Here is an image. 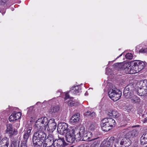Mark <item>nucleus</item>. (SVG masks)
<instances>
[{"label":"nucleus","instance_id":"nucleus-1","mask_svg":"<svg viewBox=\"0 0 147 147\" xmlns=\"http://www.w3.org/2000/svg\"><path fill=\"white\" fill-rule=\"evenodd\" d=\"M67 124L65 123L59 124L57 130L61 135H65L66 141L70 143H73L76 139H78L76 136L78 131L74 127L68 128Z\"/></svg>","mask_w":147,"mask_h":147},{"label":"nucleus","instance_id":"nucleus-2","mask_svg":"<svg viewBox=\"0 0 147 147\" xmlns=\"http://www.w3.org/2000/svg\"><path fill=\"white\" fill-rule=\"evenodd\" d=\"M131 144L130 140L126 138L119 137L115 138L113 137H111L109 140L106 145L104 147H111L113 144L115 147H120V146L122 145L127 147L129 146Z\"/></svg>","mask_w":147,"mask_h":147},{"label":"nucleus","instance_id":"nucleus-3","mask_svg":"<svg viewBox=\"0 0 147 147\" xmlns=\"http://www.w3.org/2000/svg\"><path fill=\"white\" fill-rule=\"evenodd\" d=\"M78 140L82 141H92L95 139V138L90 139L92 136V133L90 131H85L84 127H82L80 128L78 134L76 136Z\"/></svg>","mask_w":147,"mask_h":147},{"label":"nucleus","instance_id":"nucleus-4","mask_svg":"<svg viewBox=\"0 0 147 147\" xmlns=\"http://www.w3.org/2000/svg\"><path fill=\"white\" fill-rule=\"evenodd\" d=\"M145 67L144 62L140 61H136L134 62L133 66L131 65L127 70L126 72L128 74H133L138 73L142 69Z\"/></svg>","mask_w":147,"mask_h":147},{"label":"nucleus","instance_id":"nucleus-5","mask_svg":"<svg viewBox=\"0 0 147 147\" xmlns=\"http://www.w3.org/2000/svg\"><path fill=\"white\" fill-rule=\"evenodd\" d=\"M115 121L112 118H105L101 121V126L103 131H109L111 128L115 126Z\"/></svg>","mask_w":147,"mask_h":147},{"label":"nucleus","instance_id":"nucleus-6","mask_svg":"<svg viewBox=\"0 0 147 147\" xmlns=\"http://www.w3.org/2000/svg\"><path fill=\"white\" fill-rule=\"evenodd\" d=\"M109 97L114 101L118 100L122 95V92L116 88L115 86H112L108 92Z\"/></svg>","mask_w":147,"mask_h":147},{"label":"nucleus","instance_id":"nucleus-7","mask_svg":"<svg viewBox=\"0 0 147 147\" xmlns=\"http://www.w3.org/2000/svg\"><path fill=\"white\" fill-rule=\"evenodd\" d=\"M49 119L46 117H44L39 119L36 121L35 124L36 129H39L45 130L49 123Z\"/></svg>","mask_w":147,"mask_h":147},{"label":"nucleus","instance_id":"nucleus-8","mask_svg":"<svg viewBox=\"0 0 147 147\" xmlns=\"http://www.w3.org/2000/svg\"><path fill=\"white\" fill-rule=\"evenodd\" d=\"M141 87L136 90L137 94L139 96H147V80L140 82Z\"/></svg>","mask_w":147,"mask_h":147},{"label":"nucleus","instance_id":"nucleus-9","mask_svg":"<svg viewBox=\"0 0 147 147\" xmlns=\"http://www.w3.org/2000/svg\"><path fill=\"white\" fill-rule=\"evenodd\" d=\"M134 85L131 84L128 85L124 89L123 94L125 97L127 98L130 99L134 95Z\"/></svg>","mask_w":147,"mask_h":147},{"label":"nucleus","instance_id":"nucleus-10","mask_svg":"<svg viewBox=\"0 0 147 147\" xmlns=\"http://www.w3.org/2000/svg\"><path fill=\"white\" fill-rule=\"evenodd\" d=\"M115 66L117 69L124 70V71L126 74L128 73L126 72V70H128V68L130 66V64L128 62H123L122 63H117Z\"/></svg>","mask_w":147,"mask_h":147},{"label":"nucleus","instance_id":"nucleus-11","mask_svg":"<svg viewBox=\"0 0 147 147\" xmlns=\"http://www.w3.org/2000/svg\"><path fill=\"white\" fill-rule=\"evenodd\" d=\"M35 129L36 132L34 133L33 137H35L39 139H41L44 140L45 139L46 135L43 132V130L41 129H36V127H35Z\"/></svg>","mask_w":147,"mask_h":147},{"label":"nucleus","instance_id":"nucleus-12","mask_svg":"<svg viewBox=\"0 0 147 147\" xmlns=\"http://www.w3.org/2000/svg\"><path fill=\"white\" fill-rule=\"evenodd\" d=\"M32 129V125L30 124L27 125L24 130V135L23 138L24 140L22 141L27 142V140L28 139L29 136L30 135L31 131Z\"/></svg>","mask_w":147,"mask_h":147},{"label":"nucleus","instance_id":"nucleus-13","mask_svg":"<svg viewBox=\"0 0 147 147\" xmlns=\"http://www.w3.org/2000/svg\"><path fill=\"white\" fill-rule=\"evenodd\" d=\"M59 139L55 140L53 142V146L54 147H63L65 145V142L63 138H60Z\"/></svg>","mask_w":147,"mask_h":147},{"label":"nucleus","instance_id":"nucleus-14","mask_svg":"<svg viewBox=\"0 0 147 147\" xmlns=\"http://www.w3.org/2000/svg\"><path fill=\"white\" fill-rule=\"evenodd\" d=\"M47 127V130H51V131H54L56 129L57 127V124L55 122L54 119H51L49 120Z\"/></svg>","mask_w":147,"mask_h":147},{"label":"nucleus","instance_id":"nucleus-15","mask_svg":"<svg viewBox=\"0 0 147 147\" xmlns=\"http://www.w3.org/2000/svg\"><path fill=\"white\" fill-rule=\"evenodd\" d=\"M21 113L20 112H13L9 117V120L10 121H13L19 119L21 117Z\"/></svg>","mask_w":147,"mask_h":147},{"label":"nucleus","instance_id":"nucleus-16","mask_svg":"<svg viewBox=\"0 0 147 147\" xmlns=\"http://www.w3.org/2000/svg\"><path fill=\"white\" fill-rule=\"evenodd\" d=\"M106 113L109 117L117 118L119 117L120 115L115 110H109L106 111Z\"/></svg>","mask_w":147,"mask_h":147},{"label":"nucleus","instance_id":"nucleus-17","mask_svg":"<svg viewBox=\"0 0 147 147\" xmlns=\"http://www.w3.org/2000/svg\"><path fill=\"white\" fill-rule=\"evenodd\" d=\"M44 140L33 137L32 142L35 147H41Z\"/></svg>","mask_w":147,"mask_h":147},{"label":"nucleus","instance_id":"nucleus-18","mask_svg":"<svg viewBox=\"0 0 147 147\" xmlns=\"http://www.w3.org/2000/svg\"><path fill=\"white\" fill-rule=\"evenodd\" d=\"M138 134L137 131L136 130H134L133 131L128 132L125 135V136L124 137V138H126L127 139H129L130 140V138H132L135 136H136Z\"/></svg>","mask_w":147,"mask_h":147},{"label":"nucleus","instance_id":"nucleus-19","mask_svg":"<svg viewBox=\"0 0 147 147\" xmlns=\"http://www.w3.org/2000/svg\"><path fill=\"white\" fill-rule=\"evenodd\" d=\"M60 108L58 105L53 106L49 110V112L53 115L54 114L57 113L59 111Z\"/></svg>","mask_w":147,"mask_h":147},{"label":"nucleus","instance_id":"nucleus-20","mask_svg":"<svg viewBox=\"0 0 147 147\" xmlns=\"http://www.w3.org/2000/svg\"><path fill=\"white\" fill-rule=\"evenodd\" d=\"M9 141L8 139L6 137L3 138L0 142V147L1 146H8Z\"/></svg>","mask_w":147,"mask_h":147},{"label":"nucleus","instance_id":"nucleus-21","mask_svg":"<svg viewBox=\"0 0 147 147\" xmlns=\"http://www.w3.org/2000/svg\"><path fill=\"white\" fill-rule=\"evenodd\" d=\"M80 119V114L77 113L73 115L71 118L70 121L72 123H75L78 121Z\"/></svg>","mask_w":147,"mask_h":147},{"label":"nucleus","instance_id":"nucleus-22","mask_svg":"<svg viewBox=\"0 0 147 147\" xmlns=\"http://www.w3.org/2000/svg\"><path fill=\"white\" fill-rule=\"evenodd\" d=\"M131 102L133 103H139L140 102V99L138 96L134 95L130 99Z\"/></svg>","mask_w":147,"mask_h":147},{"label":"nucleus","instance_id":"nucleus-23","mask_svg":"<svg viewBox=\"0 0 147 147\" xmlns=\"http://www.w3.org/2000/svg\"><path fill=\"white\" fill-rule=\"evenodd\" d=\"M141 144H143L147 143V132L144 134L140 138Z\"/></svg>","mask_w":147,"mask_h":147},{"label":"nucleus","instance_id":"nucleus-24","mask_svg":"<svg viewBox=\"0 0 147 147\" xmlns=\"http://www.w3.org/2000/svg\"><path fill=\"white\" fill-rule=\"evenodd\" d=\"M81 90V89L80 86H76L72 87L71 90L74 93L77 94L80 92Z\"/></svg>","mask_w":147,"mask_h":147},{"label":"nucleus","instance_id":"nucleus-25","mask_svg":"<svg viewBox=\"0 0 147 147\" xmlns=\"http://www.w3.org/2000/svg\"><path fill=\"white\" fill-rule=\"evenodd\" d=\"M98 138H95V139L94 142L91 144V147H98L99 146L100 141L97 140Z\"/></svg>","mask_w":147,"mask_h":147},{"label":"nucleus","instance_id":"nucleus-26","mask_svg":"<svg viewBox=\"0 0 147 147\" xmlns=\"http://www.w3.org/2000/svg\"><path fill=\"white\" fill-rule=\"evenodd\" d=\"M48 143H51V145L53 144V142H54V138L53 136L52 135L50 134L48 135L47 139Z\"/></svg>","mask_w":147,"mask_h":147},{"label":"nucleus","instance_id":"nucleus-27","mask_svg":"<svg viewBox=\"0 0 147 147\" xmlns=\"http://www.w3.org/2000/svg\"><path fill=\"white\" fill-rule=\"evenodd\" d=\"M6 131L7 132H9L10 133L12 132L13 131V128L11 124H9L7 125Z\"/></svg>","mask_w":147,"mask_h":147},{"label":"nucleus","instance_id":"nucleus-28","mask_svg":"<svg viewBox=\"0 0 147 147\" xmlns=\"http://www.w3.org/2000/svg\"><path fill=\"white\" fill-rule=\"evenodd\" d=\"M67 104L69 106L71 107L76 106L78 104L77 102H75L74 101L71 100H69L67 102Z\"/></svg>","mask_w":147,"mask_h":147},{"label":"nucleus","instance_id":"nucleus-29","mask_svg":"<svg viewBox=\"0 0 147 147\" xmlns=\"http://www.w3.org/2000/svg\"><path fill=\"white\" fill-rule=\"evenodd\" d=\"M97 127L96 124L95 123H92L90 125L89 129L91 131L94 130Z\"/></svg>","mask_w":147,"mask_h":147},{"label":"nucleus","instance_id":"nucleus-30","mask_svg":"<svg viewBox=\"0 0 147 147\" xmlns=\"http://www.w3.org/2000/svg\"><path fill=\"white\" fill-rule=\"evenodd\" d=\"M125 57L127 59H131L133 58V55L131 53H127L125 55Z\"/></svg>","mask_w":147,"mask_h":147},{"label":"nucleus","instance_id":"nucleus-31","mask_svg":"<svg viewBox=\"0 0 147 147\" xmlns=\"http://www.w3.org/2000/svg\"><path fill=\"white\" fill-rule=\"evenodd\" d=\"M147 52V50L146 49L142 48V49H140L139 51V52L142 53H146Z\"/></svg>","mask_w":147,"mask_h":147},{"label":"nucleus","instance_id":"nucleus-32","mask_svg":"<svg viewBox=\"0 0 147 147\" xmlns=\"http://www.w3.org/2000/svg\"><path fill=\"white\" fill-rule=\"evenodd\" d=\"M19 143L18 142H13L11 145V147H19Z\"/></svg>","mask_w":147,"mask_h":147},{"label":"nucleus","instance_id":"nucleus-33","mask_svg":"<svg viewBox=\"0 0 147 147\" xmlns=\"http://www.w3.org/2000/svg\"><path fill=\"white\" fill-rule=\"evenodd\" d=\"M26 141H22L20 147H27Z\"/></svg>","mask_w":147,"mask_h":147},{"label":"nucleus","instance_id":"nucleus-34","mask_svg":"<svg viewBox=\"0 0 147 147\" xmlns=\"http://www.w3.org/2000/svg\"><path fill=\"white\" fill-rule=\"evenodd\" d=\"M50 143H44L43 145V147H51V146L52 145H50Z\"/></svg>","mask_w":147,"mask_h":147},{"label":"nucleus","instance_id":"nucleus-35","mask_svg":"<svg viewBox=\"0 0 147 147\" xmlns=\"http://www.w3.org/2000/svg\"><path fill=\"white\" fill-rule=\"evenodd\" d=\"M95 116H96V114H95V113L94 112H92V113H91L90 114V117H92V119L94 118L95 117Z\"/></svg>","mask_w":147,"mask_h":147},{"label":"nucleus","instance_id":"nucleus-36","mask_svg":"<svg viewBox=\"0 0 147 147\" xmlns=\"http://www.w3.org/2000/svg\"><path fill=\"white\" fill-rule=\"evenodd\" d=\"M33 107H30L29 109V110L28 111V112L29 113H30L31 112L34 113V110L33 109Z\"/></svg>","mask_w":147,"mask_h":147},{"label":"nucleus","instance_id":"nucleus-37","mask_svg":"<svg viewBox=\"0 0 147 147\" xmlns=\"http://www.w3.org/2000/svg\"><path fill=\"white\" fill-rule=\"evenodd\" d=\"M138 143L137 142H135L133 147H138Z\"/></svg>","mask_w":147,"mask_h":147},{"label":"nucleus","instance_id":"nucleus-38","mask_svg":"<svg viewBox=\"0 0 147 147\" xmlns=\"http://www.w3.org/2000/svg\"><path fill=\"white\" fill-rule=\"evenodd\" d=\"M69 98V96L68 94V93H66L65 94V100L67 99V98Z\"/></svg>","mask_w":147,"mask_h":147},{"label":"nucleus","instance_id":"nucleus-39","mask_svg":"<svg viewBox=\"0 0 147 147\" xmlns=\"http://www.w3.org/2000/svg\"><path fill=\"white\" fill-rule=\"evenodd\" d=\"M91 113L90 112V111H87L85 114V115L86 116H89L90 117V114Z\"/></svg>","mask_w":147,"mask_h":147},{"label":"nucleus","instance_id":"nucleus-40","mask_svg":"<svg viewBox=\"0 0 147 147\" xmlns=\"http://www.w3.org/2000/svg\"><path fill=\"white\" fill-rule=\"evenodd\" d=\"M140 45H138L136 47V48L137 49H139V47H140Z\"/></svg>","mask_w":147,"mask_h":147},{"label":"nucleus","instance_id":"nucleus-41","mask_svg":"<svg viewBox=\"0 0 147 147\" xmlns=\"http://www.w3.org/2000/svg\"><path fill=\"white\" fill-rule=\"evenodd\" d=\"M122 54H121L117 58H118L119 57H121L122 56Z\"/></svg>","mask_w":147,"mask_h":147},{"label":"nucleus","instance_id":"nucleus-42","mask_svg":"<svg viewBox=\"0 0 147 147\" xmlns=\"http://www.w3.org/2000/svg\"><path fill=\"white\" fill-rule=\"evenodd\" d=\"M58 92H59L60 93V94H61V93H60L61 92H59V91H57V93Z\"/></svg>","mask_w":147,"mask_h":147},{"label":"nucleus","instance_id":"nucleus-43","mask_svg":"<svg viewBox=\"0 0 147 147\" xmlns=\"http://www.w3.org/2000/svg\"><path fill=\"white\" fill-rule=\"evenodd\" d=\"M125 129V130H128V129Z\"/></svg>","mask_w":147,"mask_h":147},{"label":"nucleus","instance_id":"nucleus-44","mask_svg":"<svg viewBox=\"0 0 147 147\" xmlns=\"http://www.w3.org/2000/svg\"><path fill=\"white\" fill-rule=\"evenodd\" d=\"M85 95H86V93L85 94Z\"/></svg>","mask_w":147,"mask_h":147},{"label":"nucleus","instance_id":"nucleus-45","mask_svg":"<svg viewBox=\"0 0 147 147\" xmlns=\"http://www.w3.org/2000/svg\"><path fill=\"white\" fill-rule=\"evenodd\" d=\"M146 147H147V145L146 146Z\"/></svg>","mask_w":147,"mask_h":147}]
</instances>
